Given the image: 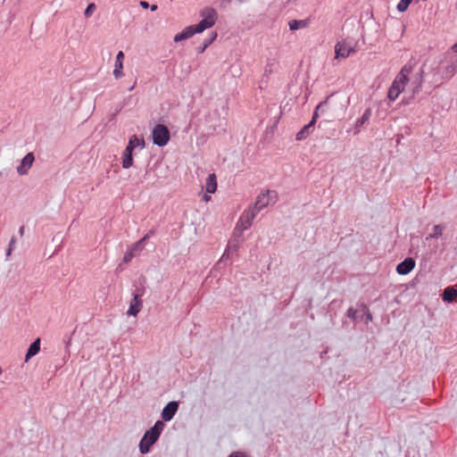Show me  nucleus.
<instances>
[{"label":"nucleus","mask_w":457,"mask_h":457,"mask_svg":"<svg viewBox=\"0 0 457 457\" xmlns=\"http://www.w3.org/2000/svg\"><path fill=\"white\" fill-rule=\"evenodd\" d=\"M288 25H289V29L291 30H295V29H298L300 28L306 27L307 23H306L305 21H303V20H300V21H298V20H292V21H289Z\"/></svg>","instance_id":"nucleus-18"},{"label":"nucleus","mask_w":457,"mask_h":457,"mask_svg":"<svg viewBox=\"0 0 457 457\" xmlns=\"http://www.w3.org/2000/svg\"><path fill=\"white\" fill-rule=\"evenodd\" d=\"M137 147L143 149L145 147V140L143 137H138L137 135H133L129 137L128 145L121 155L123 169H129L133 165V152Z\"/></svg>","instance_id":"nucleus-2"},{"label":"nucleus","mask_w":457,"mask_h":457,"mask_svg":"<svg viewBox=\"0 0 457 457\" xmlns=\"http://www.w3.org/2000/svg\"><path fill=\"white\" fill-rule=\"evenodd\" d=\"M203 20L196 25V31L203 32L204 29L212 27L218 18L217 12L212 7H206L201 12Z\"/></svg>","instance_id":"nucleus-3"},{"label":"nucleus","mask_w":457,"mask_h":457,"mask_svg":"<svg viewBox=\"0 0 457 457\" xmlns=\"http://www.w3.org/2000/svg\"><path fill=\"white\" fill-rule=\"evenodd\" d=\"M164 428V423L162 421H156L154 426L151 428L153 429L154 431L155 432H158L159 435H161V432L163 430Z\"/></svg>","instance_id":"nucleus-25"},{"label":"nucleus","mask_w":457,"mask_h":457,"mask_svg":"<svg viewBox=\"0 0 457 457\" xmlns=\"http://www.w3.org/2000/svg\"><path fill=\"white\" fill-rule=\"evenodd\" d=\"M24 230H25V228H24L23 226H21V227L20 228V229H19V233H20V235H21V236H23V234H24Z\"/></svg>","instance_id":"nucleus-33"},{"label":"nucleus","mask_w":457,"mask_h":457,"mask_svg":"<svg viewBox=\"0 0 457 457\" xmlns=\"http://www.w3.org/2000/svg\"><path fill=\"white\" fill-rule=\"evenodd\" d=\"M144 436H145L148 439V441H150V444H154L158 440L160 435L158 434V432L150 429L145 432Z\"/></svg>","instance_id":"nucleus-20"},{"label":"nucleus","mask_w":457,"mask_h":457,"mask_svg":"<svg viewBox=\"0 0 457 457\" xmlns=\"http://www.w3.org/2000/svg\"><path fill=\"white\" fill-rule=\"evenodd\" d=\"M359 132L358 129L353 130V134H357Z\"/></svg>","instance_id":"nucleus-38"},{"label":"nucleus","mask_w":457,"mask_h":457,"mask_svg":"<svg viewBox=\"0 0 457 457\" xmlns=\"http://www.w3.org/2000/svg\"><path fill=\"white\" fill-rule=\"evenodd\" d=\"M457 297V289L454 287H446L443 293V300L453 302Z\"/></svg>","instance_id":"nucleus-17"},{"label":"nucleus","mask_w":457,"mask_h":457,"mask_svg":"<svg viewBox=\"0 0 457 457\" xmlns=\"http://www.w3.org/2000/svg\"><path fill=\"white\" fill-rule=\"evenodd\" d=\"M277 198L278 195L275 191L267 190L265 193L258 195L253 206L251 208L258 213L264 207L270 204H274L277 201Z\"/></svg>","instance_id":"nucleus-5"},{"label":"nucleus","mask_w":457,"mask_h":457,"mask_svg":"<svg viewBox=\"0 0 457 457\" xmlns=\"http://www.w3.org/2000/svg\"><path fill=\"white\" fill-rule=\"evenodd\" d=\"M14 245H15V238L12 237L11 239L10 243H9V248H8V251H7V256L11 255Z\"/></svg>","instance_id":"nucleus-28"},{"label":"nucleus","mask_w":457,"mask_h":457,"mask_svg":"<svg viewBox=\"0 0 457 457\" xmlns=\"http://www.w3.org/2000/svg\"><path fill=\"white\" fill-rule=\"evenodd\" d=\"M147 237H148V236L146 235V236H145L143 238H141L140 240H142V243H143L144 241H145V240H146V238H147Z\"/></svg>","instance_id":"nucleus-36"},{"label":"nucleus","mask_w":457,"mask_h":457,"mask_svg":"<svg viewBox=\"0 0 457 457\" xmlns=\"http://www.w3.org/2000/svg\"><path fill=\"white\" fill-rule=\"evenodd\" d=\"M40 350V339H36L30 345L25 356V361L38 353Z\"/></svg>","instance_id":"nucleus-16"},{"label":"nucleus","mask_w":457,"mask_h":457,"mask_svg":"<svg viewBox=\"0 0 457 457\" xmlns=\"http://www.w3.org/2000/svg\"><path fill=\"white\" fill-rule=\"evenodd\" d=\"M123 60H124V53L122 51H120L115 58V63H114V70H113V76L115 79H120L124 76V73L122 71L123 70Z\"/></svg>","instance_id":"nucleus-11"},{"label":"nucleus","mask_w":457,"mask_h":457,"mask_svg":"<svg viewBox=\"0 0 457 457\" xmlns=\"http://www.w3.org/2000/svg\"><path fill=\"white\" fill-rule=\"evenodd\" d=\"M152 138L154 145L164 146L170 139V129L163 124H157L153 129Z\"/></svg>","instance_id":"nucleus-4"},{"label":"nucleus","mask_w":457,"mask_h":457,"mask_svg":"<svg viewBox=\"0 0 457 457\" xmlns=\"http://www.w3.org/2000/svg\"><path fill=\"white\" fill-rule=\"evenodd\" d=\"M228 457H246V456L243 453L236 452V453H232Z\"/></svg>","instance_id":"nucleus-30"},{"label":"nucleus","mask_w":457,"mask_h":457,"mask_svg":"<svg viewBox=\"0 0 457 457\" xmlns=\"http://www.w3.org/2000/svg\"><path fill=\"white\" fill-rule=\"evenodd\" d=\"M140 5H141V7H143L144 9H146V8H148V7H149V4H148L147 2H145V1H141V2H140Z\"/></svg>","instance_id":"nucleus-32"},{"label":"nucleus","mask_w":457,"mask_h":457,"mask_svg":"<svg viewBox=\"0 0 457 457\" xmlns=\"http://www.w3.org/2000/svg\"><path fill=\"white\" fill-rule=\"evenodd\" d=\"M443 233V228L440 225L433 227V232L429 235V237H436L441 236Z\"/></svg>","instance_id":"nucleus-23"},{"label":"nucleus","mask_w":457,"mask_h":457,"mask_svg":"<svg viewBox=\"0 0 457 457\" xmlns=\"http://www.w3.org/2000/svg\"><path fill=\"white\" fill-rule=\"evenodd\" d=\"M316 117L312 116V120L296 134L295 138L298 141H302L307 138L315 129Z\"/></svg>","instance_id":"nucleus-9"},{"label":"nucleus","mask_w":457,"mask_h":457,"mask_svg":"<svg viewBox=\"0 0 457 457\" xmlns=\"http://www.w3.org/2000/svg\"><path fill=\"white\" fill-rule=\"evenodd\" d=\"M368 319L371 320V315L370 314L368 315Z\"/></svg>","instance_id":"nucleus-39"},{"label":"nucleus","mask_w":457,"mask_h":457,"mask_svg":"<svg viewBox=\"0 0 457 457\" xmlns=\"http://www.w3.org/2000/svg\"><path fill=\"white\" fill-rule=\"evenodd\" d=\"M356 49L346 40L339 41L335 46V58L336 59H345L352 54H354Z\"/></svg>","instance_id":"nucleus-6"},{"label":"nucleus","mask_w":457,"mask_h":457,"mask_svg":"<svg viewBox=\"0 0 457 457\" xmlns=\"http://www.w3.org/2000/svg\"><path fill=\"white\" fill-rule=\"evenodd\" d=\"M153 445L154 444H150V441H148V439L145 436H143V438L141 439L140 444H139L140 452L142 453H148L151 445Z\"/></svg>","instance_id":"nucleus-19"},{"label":"nucleus","mask_w":457,"mask_h":457,"mask_svg":"<svg viewBox=\"0 0 457 457\" xmlns=\"http://www.w3.org/2000/svg\"><path fill=\"white\" fill-rule=\"evenodd\" d=\"M257 212L253 210L251 207L245 210L240 216L239 220L237 221L236 228L241 231L248 229L253 220H254Z\"/></svg>","instance_id":"nucleus-7"},{"label":"nucleus","mask_w":457,"mask_h":457,"mask_svg":"<svg viewBox=\"0 0 457 457\" xmlns=\"http://www.w3.org/2000/svg\"><path fill=\"white\" fill-rule=\"evenodd\" d=\"M367 120V116H361L360 119H358L356 120V125L357 126H361V125H363L365 123V121Z\"/></svg>","instance_id":"nucleus-29"},{"label":"nucleus","mask_w":457,"mask_h":457,"mask_svg":"<svg viewBox=\"0 0 457 457\" xmlns=\"http://www.w3.org/2000/svg\"><path fill=\"white\" fill-rule=\"evenodd\" d=\"M96 9V4L91 3L87 5V9L85 10V15L87 17H89L91 16L92 12L95 11Z\"/></svg>","instance_id":"nucleus-26"},{"label":"nucleus","mask_w":457,"mask_h":457,"mask_svg":"<svg viewBox=\"0 0 457 457\" xmlns=\"http://www.w3.org/2000/svg\"><path fill=\"white\" fill-rule=\"evenodd\" d=\"M136 256V253L133 252V250L128 249L123 256V262L125 263L129 262L134 257Z\"/></svg>","instance_id":"nucleus-22"},{"label":"nucleus","mask_w":457,"mask_h":457,"mask_svg":"<svg viewBox=\"0 0 457 457\" xmlns=\"http://www.w3.org/2000/svg\"><path fill=\"white\" fill-rule=\"evenodd\" d=\"M178 410V403L176 402H170L162 411V418L165 421L170 420Z\"/></svg>","instance_id":"nucleus-12"},{"label":"nucleus","mask_w":457,"mask_h":457,"mask_svg":"<svg viewBox=\"0 0 457 457\" xmlns=\"http://www.w3.org/2000/svg\"><path fill=\"white\" fill-rule=\"evenodd\" d=\"M412 70L413 66L411 63H407L402 68L388 90L387 96L390 101H395L404 90L405 86L409 81V75L412 72Z\"/></svg>","instance_id":"nucleus-1"},{"label":"nucleus","mask_w":457,"mask_h":457,"mask_svg":"<svg viewBox=\"0 0 457 457\" xmlns=\"http://www.w3.org/2000/svg\"><path fill=\"white\" fill-rule=\"evenodd\" d=\"M34 161H35L34 154L33 153L27 154L21 160L19 166L17 167V172L21 176L28 174Z\"/></svg>","instance_id":"nucleus-8"},{"label":"nucleus","mask_w":457,"mask_h":457,"mask_svg":"<svg viewBox=\"0 0 457 457\" xmlns=\"http://www.w3.org/2000/svg\"><path fill=\"white\" fill-rule=\"evenodd\" d=\"M3 373V370L2 368L0 367V375Z\"/></svg>","instance_id":"nucleus-40"},{"label":"nucleus","mask_w":457,"mask_h":457,"mask_svg":"<svg viewBox=\"0 0 457 457\" xmlns=\"http://www.w3.org/2000/svg\"><path fill=\"white\" fill-rule=\"evenodd\" d=\"M195 33H198L196 31V27L195 25L194 26H188V27L185 28L180 33H178L177 35H175L174 41L175 42H180L182 40H185V39H187V38L191 37Z\"/></svg>","instance_id":"nucleus-14"},{"label":"nucleus","mask_w":457,"mask_h":457,"mask_svg":"<svg viewBox=\"0 0 457 457\" xmlns=\"http://www.w3.org/2000/svg\"><path fill=\"white\" fill-rule=\"evenodd\" d=\"M415 267V261L412 258H406L400 262L396 267V271L400 275H407Z\"/></svg>","instance_id":"nucleus-10"},{"label":"nucleus","mask_w":457,"mask_h":457,"mask_svg":"<svg viewBox=\"0 0 457 457\" xmlns=\"http://www.w3.org/2000/svg\"><path fill=\"white\" fill-rule=\"evenodd\" d=\"M143 307V302L138 295H135L130 302L129 308L127 312L128 315L137 316Z\"/></svg>","instance_id":"nucleus-13"},{"label":"nucleus","mask_w":457,"mask_h":457,"mask_svg":"<svg viewBox=\"0 0 457 457\" xmlns=\"http://www.w3.org/2000/svg\"><path fill=\"white\" fill-rule=\"evenodd\" d=\"M157 8H158V7H157V5H156V4H153V5L151 6V11H156V10H157Z\"/></svg>","instance_id":"nucleus-35"},{"label":"nucleus","mask_w":457,"mask_h":457,"mask_svg":"<svg viewBox=\"0 0 457 457\" xmlns=\"http://www.w3.org/2000/svg\"><path fill=\"white\" fill-rule=\"evenodd\" d=\"M328 104V100H326L323 103H320L317 107L313 114H318L319 112H324L323 106H325Z\"/></svg>","instance_id":"nucleus-27"},{"label":"nucleus","mask_w":457,"mask_h":457,"mask_svg":"<svg viewBox=\"0 0 457 457\" xmlns=\"http://www.w3.org/2000/svg\"><path fill=\"white\" fill-rule=\"evenodd\" d=\"M144 249V245H142V240L137 241L136 244H134L130 250H133V252L136 253H139Z\"/></svg>","instance_id":"nucleus-24"},{"label":"nucleus","mask_w":457,"mask_h":457,"mask_svg":"<svg viewBox=\"0 0 457 457\" xmlns=\"http://www.w3.org/2000/svg\"><path fill=\"white\" fill-rule=\"evenodd\" d=\"M205 189L209 194H213L217 190V178L214 173L209 174L205 182Z\"/></svg>","instance_id":"nucleus-15"},{"label":"nucleus","mask_w":457,"mask_h":457,"mask_svg":"<svg viewBox=\"0 0 457 457\" xmlns=\"http://www.w3.org/2000/svg\"><path fill=\"white\" fill-rule=\"evenodd\" d=\"M355 314H356V311H355V310H353V309H352V308H350V309L348 310V315H349V317H351V318H353H353L355 317Z\"/></svg>","instance_id":"nucleus-31"},{"label":"nucleus","mask_w":457,"mask_h":457,"mask_svg":"<svg viewBox=\"0 0 457 457\" xmlns=\"http://www.w3.org/2000/svg\"><path fill=\"white\" fill-rule=\"evenodd\" d=\"M210 199H211V196H210V195H204V200L205 202H208Z\"/></svg>","instance_id":"nucleus-34"},{"label":"nucleus","mask_w":457,"mask_h":457,"mask_svg":"<svg viewBox=\"0 0 457 457\" xmlns=\"http://www.w3.org/2000/svg\"><path fill=\"white\" fill-rule=\"evenodd\" d=\"M411 2L412 0H401L397 4V10L402 12H405Z\"/></svg>","instance_id":"nucleus-21"},{"label":"nucleus","mask_w":457,"mask_h":457,"mask_svg":"<svg viewBox=\"0 0 457 457\" xmlns=\"http://www.w3.org/2000/svg\"><path fill=\"white\" fill-rule=\"evenodd\" d=\"M455 48H457V44H454L453 46H452V49L454 50Z\"/></svg>","instance_id":"nucleus-37"}]
</instances>
